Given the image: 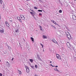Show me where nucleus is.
I'll return each mask as SVG.
<instances>
[{"mask_svg":"<svg viewBox=\"0 0 76 76\" xmlns=\"http://www.w3.org/2000/svg\"><path fill=\"white\" fill-rule=\"evenodd\" d=\"M56 56L57 58L59 59V60H60L61 59V57H60V55L58 54H57L56 55Z\"/></svg>","mask_w":76,"mask_h":76,"instance_id":"f257e3e1","label":"nucleus"},{"mask_svg":"<svg viewBox=\"0 0 76 76\" xmlns=\"http://www.w3.org/2000/svg\"><path fill=\"white\" fill-rule=\"evenodd\" d=\"M52 42H54L55 43V44H57V42L56 41V40L55 39H53L52 40Z\"/></svg>","mask_w":76,"mask_h":76,"instance_id":"f03ea898","label":"nucleus"},{"mask_svg":"<svg viewBox=\"0 0 76 76\" xmlns=\"http://www.w3.org/2000/svg\"><path fill=\"white\" fill-rule=\"evenodd\" d=\"M72 19H73V20H76V16H75V15H72Z\"/></svg>","mask_w":76,"mask_h":76,"instance_id":"7ed1b4c3","label":"nucleus"},{"mask_svg":"<svg viewBox=\"0 0 76 76\" xmlns=\"http://www.w3.org/2000/svg\"><path fill=\"white\" fill-rule=\"evenodd\" d=\"M66 45L68 46V48H70V43L69 42H67L66 43Z\"/></svg>","mask_w":76,"mask_h":76,"instance_id":"20e7f679","label":"nucleus"},{"mask_svg":"<svg viewBox=\"0 0 76 76\" xmlns=\"http://www.w3.org/2000/svg\"><path fill=\"white\" fill-rule=\"evenodd\" d=\"M15 33H18L19 32V29L18 28H17L16 29H15Z\"/></svg>","mask_w":76,"mask_h":76,"instance_id":"39448f33","label":"nucleus"},{"mask_svg":"<svg viewBox=\"0 0 76 76\" xmlns=\"http://www.w3.org/2000/svg\"><path fill=\"white\" fill-rule=\"evenodd\" d=\"M5 23H6V25L7 26L9 27V23H8L7 21H6Z\"/></svg>","mask_w":76,"mask_h":76,"instance_id":"423d86ee","label":"nucleus"},{"mask_svg":"<svg viewBox=\"0 0 76 76\" xmlns=\"http://www.w3.org/2000/svg\"><path fill=\"white\" fill-rule=\"evenodd\" d=\"M42 38H43V39H47V37L46 36H43Z\"/></svg>","mask_w":76,"mask_h":76,"instance_id":"0eeeda50","label":"nucleus"},{"mask_svg":"<svg viewBox=\"0 0 76 76\" xmlns=\"http://www.w3.org/2000/svg\"><path fill=\"white\" fill-rule=\"evenodd\" d=\"M67 37L69 39H71V36H70V34H69L67 36Z\"/></svg>","mask_w":76,"mask_h":76,"instance_id":"6e6552de","label":"nucleus"},{"mask_svg":"<svg viewBox=\"0 0 76 76\" xmlns=\"http://www.w3.org/2000/svg\"><path fill=\"white\" fill-rule=\"evenodd\" d=\"M54 70L56 71V72H60V71H59V70H58L57 68H55L54 69Z\"/></svg>","mask_w":76,"mask_h":76,"instance_id":"1a4fd4ad","label":"nucleus"},{"mask_svg":"<svg viewBox=\"0 0 76 76\" xmlns=\"http://www.w3.org/2000/svg\"><path fill=\"white\" fill-rule=\"evenodd\" d=\"M38 59L39 60V61H42V59H41V58H40V57L39 56L38 57Z\"/></svg>","mask_w":76,"mask_h":76,"instance_id":"9d476101","label":"nucleus"},{"mask_svg":"<svg viewBox=\"0 0 76 76\" xmlns=\"http://www.w3.org/2000/svg\"><path fill=\"white\" fill-rule=\"evenodd\" d=\"M3 32H4V30H0V33H3Z\"/></svg>","mask_w":76,"mask_h":76,"instance_id":"9b49d317","label":"nucleus"},{"mask_svg":"<svg viewBox=\"0 0 76 76\" xmlns=\"http://www.w3.org/2000/svg\"><path fill=\"white\" fill-rule=\"evenodd\" d=\"M29 60H30V61H31V63H33V59H29Z\"/></svg>","mask_w":76,"mask_h":76,"instance_id":"f8f14e48","label":"nucleus"},{"mask_svg":"<svg viewBox=\"0 0 76 76\" xmlns=\"http://www.w3.org/2000/svg\"><path fill=\"white\" fill-rule=\"evenodd\" d=\"M66 36H68V35H69L70 34H69V33L67 32L66 33Z\"/></svg>","mask_w":76,"mask_h":76,"instance_id":"ddd939ff","label":"nucleus"},{"mask_svg":"<svg viewBox=\"0 0 76 76\" xmlns=\"http://www.w3.org/2000/svg\"><path fill=\"white\" fill-rule=\"evenodd\" d=\"M21 19H23V20H25V18L24 16L23 17L21 18Z\"/></svg>","mask_w":76,"mask_h":76,"instance_id":"4468645a","label":"nucleus"},{"mask_svg":"<svg viewBox=\"0 0 76 76\" xmlns=\"http://www.w3.org/2000/svg\"><path fill=\"white\" fill-rule=\"evenodd\" d=\"M7 66H10V65L9 64V63H8V62H7Z\"/></svg>","mask_w":76,"mask_h":76,"instance_id":"2eb2a0df","label":"nucleus"},{"mask_svg":"<svg viewBox=\"0 0 76 76\" xmlns=\"http://www.w3.org/2000/svg\"><path fill=\"white\" fill-rule=\"evenodd\" d=\"M26 72L27 73H29V69H28L26 70Z\"/></svg>","mask_w":76,"mask_h":76,"instance_id":"dca6fc26","label":"nucleus"},{"mask_svg":"<svg viewBox=\"0 0 76 76\" xmlns=\"http://www.w3.org/2000/svg\"><path fill=\"white\" fill-rule=\"evenodd\" d=\"M25 67H26V70L29 69V68H28V66H25Z\"/></svg>","mask_w":76,"mask_h":76,"instance_id":"f3484780","label":"nucleus"},{"mask_svg":"<svg viewBox=\"0 0 76 76\" xmlns=\"http://www.w3.org/2000/svg\"><path fill=\"white\" fill-rule=\"evenodd\" d=\"M18 72H19V73L20 75H21L22 74V72H21L20 71L18 70Z\"/></svg>","mask_w":76,"mask_h":76,"instance_id":"a211bd4d","label":"nucleus"},{"mask_svg":"<svg viewBox=\"0 0 76 76\" xmlns=\"http://www.w3.org/2000/svg\"><path fill=\"white\" fill-rule=\"evenodd\" d=\"M31 40L32 41H34V38H33V37H31Z\"/></svg>","mask_w":76,"mask_h":76,"instance_id":"6ab92c4d","label":"nucleus"},{"mask_svg":"<svg viewBox=\"0 0 76 76\" xmlns=\"http://www.w3.org/2000/svg\"><path fill=\"white\" fill-rule=\"evenodd\" d=\"M40 45H41L42 48H44V45L42 44H40Z\"/></svg>","mask_w":76,"mask_h":76,"instance_id":"aec40b11","label":"nucleus"},{"mask_svg":"<svg viewBox=\"0 0 76 76\" xmlns=\"http://www.w3.org/2000/svg\"><path fill=\"white\" fill-rule=\"evenodd\" d=\"M30 13H31V15H32V16H34V12H31Z\"/></svg>","mask_w":76,"mask_h":76,"instance_id":"412c9836","label":"nucleus"},{"mask_svg":"<svg viewBox=\"0 0 76 76\" xmlns=\"http://www.w3.org/2000/svg\"><path fill=\"white\" fill-rule=\"evenodd\" d=\"M12 19V18H10L9 20H10V21H11V22H12V21H13V20H12V19L10 20V19Z\"/></svg>","mask_w":76,"mask_h":76,"instance_id":"4be33fe9","label":"nucleus"},{"mask_svg":"<svg viewBox=\"0 0 76 76\" xmlns=\"http://www.w3.org/2000/svg\"><path fill=\"white\" fill-rule=\"evenodd\" d=\"M39 28H40L41 31H42V26H40Z\"/></svg>","mask_w":76,"mask_h":76,"instance_id":"5701e85b","label":"nucleus"},{"mask_svg":"<svg viewBox=\"0 0 76 76\" xmlns=\"http://www.w3.org/2000/svg\"><path fill=\"white\" fill-rule=\"evenodd\" d=\"M8 49L9 50H11V47H8Z\"/></svg>","mask_w":76,"mask_h":76,"instance_id":"b1692460","label":"nucleus"},{"mask_svg":"<svg viewBox=\"0 0 76 76\" xmlns=\"http://www.w3.org/2000/svg\"><path fill=\"white\" fill-rule=\"evenodd\" d=\"M51 22H53V23H55L56 22H55V21H53V20H51Z\"/></svg>","mask_w":76,"mask_h":76,"instance_id":"393cba45","label":"nucleus"},{"mask_svg":"<svg viewBox=\"0 0 76 76\" xmlns=\"http://www.w3.org/2000/svg\"><path fill=\"white\" fill-rule=\"evenodd\" d=\"M38 12H42V10H38Z\"/></svg>","mask_w":76,"mask_h":76,"instance_id":"a878e982","label":"nucleus"},{"mask_svg":"<svg viewBox=\"0 0 76 76\" xmlns=\"http://www.w3.org/2000/svg\"><path fill=\"white\" fill-rule=\"evenodd\" d=\"M51 26H52V27H53V28H56V27H55V26H53L52 25Z\"/></svg>","mask_w":76,"mask_h":76,"instance_id":"bb28decb","label":"nucleus"},{"mask_svg":"<svg viewBox=\"0 0 76 76\" xmlns=\"http://www.w3.org/2000/svg\"><path fill=\"white\" fill-rule=\"evenodd\" d=\"M59 13H62V10H59Z\"/></svg>","mask_w":76,"mask_h":76,"instance_id":"cd10ccee","label":"nucleus"},{"mask_svg":"<svg viewBox=\"0 0 76 76\" xmlns=\"http://www.w3.org/2000/svg\"><path fill=\"white\" fill-rule=\"evenodd\" d=\"M34 9H38V8L36 7H34Z\"/></svg>","mask_w":76,"mask_h":76,"instance_id":"c85d7f7f","label":"nucleus"},{"mask_svg":"<svg viewBox=\"0 0 76 76\" xmlns=\"http://www.w3.org/2000/svg\"><path fill=\"white\" fill-rule=\"evenodd\" d=\"M35 68H38V66H37V65H35Z\"/></svg>","mask_w":76,"mask_h":76,"instance_id":"c756f323","label":"nucleus"},{"mask_svg":"<svg viewBox=\"0 0 76 76\" xmlns=\"http://www.w3.org/2000/svg\"><path fill=\"white\" fill-rule=\"evenodd\" d=\"M0 3L2 4V1L1 0H0Z\"/></svg>","mask_w":76,"mask_h":76,"instance_id":"7c9ffc66","label":"nucleus"},{"mask_svg":"<svg viewBox=\"0 0 76 76\" xmlns=\"http://www.w3.org/2000/svg\"><path fill=\"white\" fill-rule=\"evenodd\" d=\"M39 15H40V16H41V17H42V14H41V13H39Z\"/></svg>","mask_w":76,"mask_h":76,"instance_id":"2f4dec72","label":"nucleus"},{"mask_svg":"<svg viewBox=\"0 0 76 76\" xmlns=\"http://www.w3.org/2000/svg\"><path fill=\"white\" fill-rule=\"evenodd\" d=\"M55 24L56 25H58V24L56 22L55 23Z\"/></svg>","mask_w":76,"mask_h":76,"instance_id":"473e14b6","label":"nucleus"},{"mask_svg":"<svg viewBox=\"0 0 76 76\" xmlns=\"http://www.w3.org/2000/svg\"><path fill=\"white\" fill-rule=\"evenodd\" d=\"M24 16L22 15H20V17L21 18H22L23 17H24Z\"/></svg>","mask_w":76,"mask_h":76,"instance_id":"72a5a7b5","label":"nucleus"},{"mask_svg":"<svg viewBox=\"0 0 76 76\" xmlns=\"http://www.w3.org/2000/svg\"><path fill=\"white\" fill-rule=\"evenodd\" d=\"M30 67H31V68H34V66H32V65H30Z\"/></svg>","mask_w":76,"mask_h":76,"instance_id":"f704fd0d","label":"nucleus"},{"mask_svg":"<svg viewBox=\"0 0 76 76\" xmlns=\"http://www.w3.org/2000/svg\"><path fill=\"white\" fill-rule=\"evenodd\" d=\"M19 10H20V11H21V10L22 11H23V10L22 9H19Z\"/></svg>","mask_w":76,"mask_h":76,"instance_id":"c9c22d12","label":"nucleus"},{"mask_svg":"<svg viewBox=\"0 0 76 76\" xmlns=\"http://www.w3.org/2000/svg\"><path fill=\"white\" fill-rule=\"evenodd\" d=\"M2 75H3L2 74L0 73V76H2Z\"/></svg>","mask_w":76,"mask_h":76,"instance_id":"e433bc0d","label":"nucleus"},{"mask_svg":"<svg viewBox=\"0 0 76 76\" xmlns=\"http://www.w3.org/2000/svg\"><path fill=\"white\" fill-rule=\"evenodd\" d=\"M17 18H18V19H20V17H17Z\"/></svg>","mask_w":76,"mask_h":76,"instance_id":"4c0bfd02","label":"nucleus"},{"mask_svg":"<svg viewBox=\"0 0 76 76\" xmlns=\"http://www.w3.org/2000/svg\"><path fill=\"white\" fill-rule=\"evenodd\" d=\"M19 21H20V22H22V21H21V19H20Z\"/></svg>","mask_w":76,"mask_h":76,"instance_id":"58836bf2","label":"nucleus"},{"mask_svg":"<svg viewBox=\"0 0 76 76\" xmlns=\"http://www.w3.org/2000/svg\"><path fill=\"white\" fill-rule=\"evenodd\" d=\"M13 59H14V58H12V60L13 61Z\"/></svg>","mask_w":76,"mask_h":76,"instance_id":"ea45409f","label":"nucleus"},{"mask_svg":"<svg viewBox=\"0 0 76 76\" xmlns=\"http://www.w3.org/2000/svg\"><path fill=\"white\" fill-rule=\"evenodd\" d=\"M56 67H58V66H55Z\"/></svg>","mask_w":76,"mask_h":76,"instance_id":"a19ab883","label":"nucleus"},{"mask_svg":"<svg viewBox=\"0 0 76 76\" xmlns=\"http://www.w3.org/2000/svg\"><path fill=\"white\" fill-rule=\"evenodd\" d=\"M1 16H0V20H1Z\"/></svg>","mask_w":76,"mask_h":76,"instance_id":"79ce46f5","label":"nucleus"},{"mask_svg":"<svg viewBox=\"0 0 76 76\" xmlns=\"http://www.w3.org/2000/svg\"><path fill=\"white\" fill-rule=\"evenodd\" d=\"M50 63H52V61H50Z\"/></svg>","mask_w":76,"mask_h":76,"instance_id":"37998d69","label":"nucleus"},{"mask_svg":"<svg viewBox=\"0 0 76 76\" xmlns=\"http://www.w3.org/2000/svg\"><path fill=\"white\" fill-rule=\"evenodd\" d=\"M39 1H41V0H39Z\"/></svg>","mask_w":76,"mask_h":76,"instance_id":"c03bdc74","label":"nucleus"},{"mask_svg":"<svg viewBox=\"0 0 76 76\" xmlns=\"http://www.w3.org/2000/svg\"><path fill=\"white\" fill-rule=\"evenodd\" d=\"M5 6V5H4V4L3 5V6Z\"/></svg>","mask_w":76,"mask_h":76,"instance_id":"a18cd8bd","label":"nucleus"},{"mask_svg":"<svg viewBox=\"0 0 76 76\" xmlns=\"http://www.w3.org/2000/svg\"><path fill=\"white\" fill-rule=\"evenodd\" d=\"M43 51H44V49H43Z\"/></svg>","mask_w":76,"mask_h":76,"instance_id":"49530a36","label":"nucleus"},{"mask_svg":"<svg viewBox=\"0 0 76 76\" xmlns=\"http://www.w3.org/2000/svg\"><path fill=\"white\" fill-rule=\"evenodd\" d=\"M50 66H53V65H52V64H50Z\"/></svg>","mask_w":76,"mask_h":76,"instance_id":"de8ad7c7","label":"nucleus"},{"mask_svg":"<svg viewBox=\"0 0 76 76\" xmlns=\"http://www.w3.org/2000/svg\"><path fill=\"white\" fill-rule=\"evenodd\" d=\"M23 39V40H24V41H25V40L24 39Z\"/></svg>","mask_w":76,"mask_h":76,"instance_id":"09e8293b","label":"nucleus"},{"mask_svg":"<svg viewBox=\"0 0 76 76\" xmlns=\"http://www.w3.org/2000/svg\"><path fill=\"white\" fill-rule=\"evenodd\" d=\"M21 50H22V47H21Z\"/></svg>","mask_w":76,"mask_h":76,"instance_id":"8fccbe9b","label":"nucleus"},{"mask_svg":"<svg viewBox=\"0 0 76 76\" xmlns=\"http://www.w3.org/2000/svg\"><path fill=\"white\" fill-rule=\"evenodd\" d=\"M32 12H34V10H32Z\"/></svg>","mask_w":76,"mask_h":76,"instance_id":"3c124183","label":"nucleus"},{"mask_svg":"<svg viewBox=\"0 0 76 76\" xmlns=\"http://www.w3.org/2000/svg\"><path fill=\"white\" fill-rule=\"evenodd\" d=\"M34 17V19L35 18V17Z\"/></svg>","mask_w":76,"mask_h":76,"instance_id":"603ef678","label":"nucleus"},{"mask_svg":"<svg viewBox=\"0 0 76 76\" xmlns=\"http://www.w3.org/2000/svg\"><path fill=\"white\" fill-rule=\"evenodd\" d=\"M20 46H21V45H20Z\"/></svg>","mask_w":76,"mask_h":76,"instance_id":"864d4df0","label":"nucleus"},{"mask_svg":"<svg viewBox=\"0 0 76 76\" xmlns=\"http://www.w3.org/2000/svg\"><path fill=\"white\" fill-rule=\"evenodd\" d=\"M0 62H1V60H0Z\"/></svg>","mask_w":76,"mask_h":76,"instance_id":"5fc2aeb1","label":"nucleus"},{"mask_svg":"<svg viewBox=\"0 0 76 76\" xmlns=\"http://www.w3.org/2000/svg\"><path fill=\"white\" fill-rule=\"evenodd\" d=\"M52 67H54V66H53L52 65Z\"/></svg>","mask_w":76,"mask_h":76,"instance_id":"6e6d98bb","label":"nucleus"},{"mask_svg":"<svg viewBox=\"0 0 76 76\" xmlns=\"http://www.w3.org/2000/svg\"><path fill=\"white\" fill-rule=\"evenodd\" d=\"M12 19H10V20H12Z\"/></svg>","mask_w":76,"mask_h":76,"instance_id":"4d7b16f0","label":"nucleus"},{"mask_svg":"<svg viewBox=\"0 0 76 76\" xmlns=\"http://www.w3.org/2000/svg\"><path fill=\"white\" fill-rule=\"evenodd\" d=\"M75 0V1H76V0Z\"/></svg>","mask_w":76,"mask_h":76,"instance_id":"13d9d810","label":"nucleus"},{"mask_svg":"<svg viewBox=\"0 0 76 76\" xmlns=\"http://www.w3.org/2000/svg\"><path fill=\"white\" fill-rule=\"evenodd\" d=\"M27 0V1H28V0Z\"/></svg>","mask_w":76,"mask_h":76,"instance_id":"bf43d9fd","label":"nucleus"},{"mask_svg":"<svg viewBox=\"0 0 76 76\" xmlns=\"http://www.w3.org/2000/svg\"><path fill=\"white\" fill-rule=\"evenodd\" d=\"M66 6L67 7V6Z\"/></svg>","mask_w":76,"mask_h":76,"instance_id":"052dcab7","label":"nucleus"}]
</instances>
